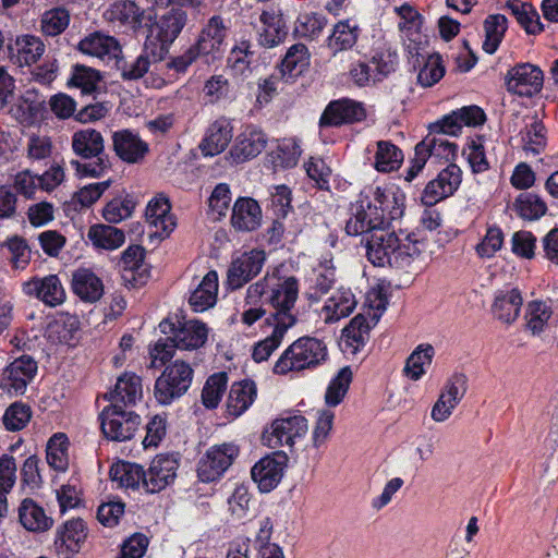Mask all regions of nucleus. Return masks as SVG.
Segmentation results:
<instances>
[{
    "label": "nucleus",
    "mask_w": 558,
    "mask_h": 558,
    "mask_svg": "<svg viewBox=\"0 0 558 558\" xmlns=\"http://www.w3.org/2000/svg\"><path fill=\"white\" fill-rule=\"evenodd\" d=\"M402 214L396 196L379 186L362 192L352 206L345 231L349 235H364L366 255L374 266L404 269L420 257L417 240L409 234L400 238L384 227L386 219L395 220Z\"/></svg>",
    "instance_id": "f257e3e1"
},
{
    "label": "nucleus",
    "mask_w": 558,
    "mask_h": 558,
    "mask_svg": "<svg viewBox=\"0 0 558 558\" xmlns=\"http://www.w3.org/2000/svg\"><path fill=\"white\" fill-rule=\"evenodd\" d=\"M263 295H266L268 304L274 308V313L266 318L267 323H278L288 327L295 325L296 316L293 308L299 298L296 277L282 275L280 268H275L247 288L246 304L257 302Z\"/></svg>",
    "instance_id": "f03ea898"
},
{
    "label": "nucleus",
    "mask_w": 558,
    "mask_h": 558,
    "mask_svg": "<svg viewBox=\"0 0 558 558\" xmlns=\"http://www.w3.org/2000/svg\"><path fill=\"white\" fill-rule=\"evenodd\" d=\"M71 148L82 159H94L89 162L71 161L78 177L99 178L110 168L109 159L105 155V140L99 131L92 128L75 131L71 137Z\"/></svg>",
    "instance_id": "7ed1b4c3"
},
{
    "label": "nucleus",
    "mask_w": 558,
    "mask_h": 558,
    "mask_svg": "<svg viewBox=\"0 0 558 558\" xmlns=\"http://www.w3.org/2000/svg\"><path fill=\"white\" fill-rule=\"evenodd\" d=\"M227 26L219 15L211 16L199 33L198 39L182 56L173 59L172 68L184 72L198 57L206 63L220 60L223 54Z\"/></svg>",
    "instance_id": "20e7f679"
},
{
    "label": "nucleus",
    "mask_w": 558,
    "mask_h": 558,
    "mask_svg": "<svg viewBox=\"0 0 558 558\" xmlns=\"http://www.w3.org/2000/svg\"><path fill=\"white\" fill-rule=\"evenodd\" d=\"M327 357L326 344L313 337H301L291 343L274 365V373L286 375L319 365Z\"/></svg>",
    "instance_id": "39448f33"
},
{
    "label": "nucleus",
    "mask_w": 558,
    "mask_h": 558,
    "mask_svg": "<svg viewBox=\"0 0 558 558\" xmlns=\"http://www.w3.org/2000/svg\"><path fill=\"white\" fill-rule=\"evenodd\" d=\"M194 377L191 365L177 360L168 365L155 381L154 396L158 403L169 405L184 396L190 389Z\"/></svg>",
    "instance_id": "423d86ee"
},
{
    "label": "nucleus",
    "mask_w": 558,
    "mask_h": 558,
    "mask_svg": "<svg viewBox=\"0 0 558 558\" xmlns=\"http://www.w3.org/2000/svg\"><path fill=\"white\" fill-rule=\"evenodd\" d=\"M99 417L104 435L114 441L130 440L141 424V417L137 414L124 411L117 404L106 407Z\"/></svg>",
    "instance_id": "0eeeda50"
},
{
    "label": "nucleus",
    "mask_w": 558,
    "mask_h": 558,
    "mask_svg": "<svg viewBox=\"0 0 558 558\" xmlns=\"http://www.w3.org/2000/svg\"><path fill=\"white\" fill-rule=\"evenodd\" d=\"M238 456L239 447L232 442L210 447L198 461V478L206 483L219 480Z\"/></svg>",
    "instance_id": "6e6552de"
},
{
    "label": "nucleus",
    "mask_w": 558,
    "mask_h": 558,
    "mask_svg": "<svg viewBox=\"0 0 558 558\" xmlns=\"http://www.w3.org/2000/svg\"><path fill=\"white\" fill-rule=\"evenodd\" d=\"M468 391V378L462 373L453 374L444 385L432 407L430 417L436 423L447 421Z\"/></svg>",
    "instance_id": "1a4fd4ad"
},
{
    "label": "nucleus",
    "mask_w": 558,
    "mask_h": 558,
    "mask_svg": "<svg viewBox=\"0 0 558 558\" xmlns=\"http://www.w3.org/2000/svg\"><path fill=\"white\" fill-rule=\"evenodd\" d=\"M265 260L263 250H251L233 258L227 271V287L231 290L242 288L260 272Z\"/></svg>",
    "instance_id": "9d476101"
},
{
    "label": "nucleus",
    "mask_w": 558,
    "mask_h": 558,
    "mask_svg": "<svg viewBox=\"0 0 558 558\" xmlns=\"http://www.w3.org/2000/svg\"><path fill=\"white\" fill-rule=\"evenodd\" d=\"M307 420L302 415H288L276 418L270 428L264 433L269 447H292L298 438L306 435Z\"/></svg>",
    "instance_id": "9b49d317"
},
{
    "label": "nucleus",
    "mask_w": 558,
    "mask_h": 558,
    "mask_svg": "<svg viewBox=\"0 0 558 558\" xmlns=\"http://www.w3.org/2000/svg\"><path fill=\"white\" fill-rule=\"evenodd\" d=\"M36 372V361L28 355H22L3 369L0 388L11 396L23 395Z\"/></svg>",
    "instance_id": "f8f14e48"
},
{
    "label": "nucleus",
    "mask_w": 558,
    "mask_h": 558,
    "mask_svg": "<svg viewBox=\"0 0 558 558\" xmlns=\"http://www.w3.org/2000/svg\"><path fill=\"white\" fill-rule=\"evenodd\" d=\"M288 464L286 453L277 451L257 461L252 470V480L262 493H269L278 486Z\"/></svg>",
    "instance_id": "ddd939ff"
},
{
    "label": "nucleus",
    "mask_w": 558,
    "mask_h": 558,
    "mask_svg": "<svg viewBox=\"0 0 558 558\" xmlns=\"http://www.w3.org/2000/svg\"><path fill=\"white\" fill-rule=\"evenodd\" d=\"M461 181L462 172L460 168L454 163H450L426 184L421 196L422 203L426 206L436 205L451 196L460 186Z\"/></svg>",
    "instance_id": "4468645a"
},
{
    "label": "nucleus",
    "mask_w": 558,
    "mask_h": 558,
    "mask_svg": "<svg viewBox=\"0 0 558 558\" xmlns=\"http://www.w3.org/2000/svg\"><path fill=\"white\" fill-rule=\"evenodd\" d=\"M506 85L512 94L531 97L542 89L543 72L531 63L518 64L508 71Z\"/></svg>",
    "instance_id": "2eb2a0df"
},
{
    "label": "nucleus",
    "mask_w": 558,
    "mask_h": 558,
    "mask_svg": "<svg viewBox=\"0 0 558 558\" xmlns=\"http://www.w3.org/2000/svg\"><path fill=\"white\" fill-rule=\"evenodd\" d=\"M179 461L169 454H159L153 459L145 471L144 488L147 493H158L172 484L177 477Z\"/></svg>",
    "instance_id": "dca6fc26"
},
{
    "label": "nucleus",
    "mask_w": 558,
    "mask_h": 558,
    "mask_svg": "<svg viewBox=\"0 0 558 558\" xmlns=\"http://www.w3.org/2000/svg\"><path fill=\"white\" fill-rule=\"evenodd\" d=\"M160 327L163 332L167 331V327L170 328L172 331V341L177 349L180 350H196L203 347L208 338L206 324L196 319L186 320L180 324L178 328L174 327L173 323L163 320Z\"/></svg>",
    "instance_id": "f3484780"
},
{
    "label": "nucleus",
    "mask_w": 558,
    "mask_h": 558,
    "mask_svg": "<svg viewBox=\"0 0 558 558\" xmlns=\"http://www.w3.org/2000/svg\"><path fill=\"white\" fill-rule=\"evenodd\" d=\"M266 144L267 136L263 131L247 126L236 136L229 157L234 163L245 162L258 156L265 149Z\"/></svg>",
    "instance_id": "a211bd4d"
},
{
    "label": "nucleus",
    "mask_w": 558,
    "mask_h": 558,
    "mask_svg": "<svg viewBox=\"0 0 558 558\" xmlns=\"http://www.w3.org/2000/svg\"><path fill=\"white\" fill-rule=\"evenodd\" d=\"M366 117L362 104L351 99L331 101L320 117L322 126H339L344 123H353Z\"/></svg>",
    "instance_id": "6ab92c4d"
},
{
    "label": "nucleus",
    "mask_w": 558,
    "mask_h": 558,
    "mask_svg": "<svg viewBox=\"0 0 558 558\" xmlns=\"http://www.w3.org/2000/svg\"><path fill=\"white\" fill-rule=\"evenodd\" d=\"M78 50L87 56L102 61H114L121 57L122 48L119 41L110 35L94 32L78 43Z\"/></svg>",
    "instance_id": "aec40b11"
},
{
    "label": "nucleus",
    "mask_w": 558,
    "mask_h": 558,
    "mask_svg": "<svg viewBox=\"0 0 558 558\" xmlns=\"http://www.w3.org/2000/svg\"><path fill=\"white\" fill-rule=\"evenodd\" d=\"M23 291L26 295L35 296L49 306L60 305L65 299V291L56 275L33 278L23 283Z\"/></svg>",
    "instance_id": "412c9836"
},
{
    "label": "nucleus",
    "mask_w": 558,
    "mask_h": 558,
    "mask_svg": "<svg viewBox=\"0 0 558 558\" xmlns=\"http://www.w3.org/2000/svg\"><path fill=\"white\" fill-rule=\"evenodd\" d=\"M522 304L523 298L519 289H502L495 292L490 312L496 320L511 325L519 317Z\"/></svg>",
    "instance_id": "4be33fe9"
},
{
    "label": "nucleus",
    "mask_w": 558,
    "mask_h": 558,
    "mask_svg": "<svg viewBox=\"0 0 558 558\" xmlns=\"http://www.w3.org/2000/svg\"><path fill=\"white\" fill-rule=\"evenodd\" d=\"M147 222L155 228V233L168 236L175 228L177 221L171 214L169 198L160 193L149 201L145 211Z\"/></svg>",
    "instance_id": "5701e85b"
},
{
    "label": "nucleus",
    "mask_w": 558,
    "mask_h": 558,
    "mask_svg": "<svg viewBox=\"0 0 558 558\" xmlns=\"http://www.w3.org/2000/svg\"><path fill=\"white\" fill-rule=\"evenodd\" d=\"M112 145L117 156L128 163L141 162L148 153V144L129 130L114 132Z\"/></svg>",
    "instance_id": "b1692460"
},
{
    "label": "nucleus",
    "mask_w": 558,
    "mask_h": 558,
    "mask_svg": "<svg viewBox=\"0 0 558 558\" xmlns=\"http://www.w3.org/2000/svg\"><path fill=\"white\" fill-rule=\"evenodd\" d=\"M262 209L258 203L251 197H240L235 201L232 215V227L241 232H252L260 227Z\"/></svg>",
    "instance_id": "393cba45"
},
{
    "label": "nucleus",
    "mask_w": 558,
    "mask_h": 558,
    "mask_svg": "<svg viewBox=\"0 0 558 558\" xmlns=\"http://www.w3.org/2000/svg\"><path fill=\"white\" fill-rule=\"evenodd\" d=\"M143 396V387L142 379L137 375L133 373H125L121 375L114 388L105 395L111 404H117L118 408H121V404L134 405L137 401L142 399Z\"/></svg>",
    "instance_id": "a878e982"
},
{
    "label": "nucleus",
    "mask_w": 558,
    "mask_h": 558,
    "mask_svg": "<svg viewBox=\"0 0 558 558\" xmlns=\"http://www.w3.org/2000/svg\"><path fill=\"white\" fill-rule=\"evenodd\" d=\"M185 23L186 13L181 9H171L151 25L149 36L158 39L163 47L174 41Z\"/></svg>",
    "instance_id": "bb28decb"
},
{
    "label": "nucleus",
    "mask_w": 558,
    "mask_h": 558,
    "mask_svg": "<svg viewBox=\"0 0 558 558\" xmlns=\"http://www.w3.org/2000/svg\"><path fill=\"white\" fill-rule=\"evenodd\" d=\"M356 306V300L350 289L339 288L327 299L320 311L326 324H331L349 316Z\"/></svg>",
    "instance_id": "cd10ccee"
},
{
    "label": "nucleus",
    "mask_w": 558,
    "mask_h": 558,
    "mask_svg": "<svg viewBox=\"0 0 558 558\" xmlns=\"http://www.w3.org/2000/svg\"><path fill=\"white\" fill-rule=\"evenodd\" d=\"M233 128L225 118L216 120L207 130L199 148L205 156H216L222 153L232 138Z\"/></svg>",
    "instance_id": "c85d7f7f"
},
{
    "label": "nucleus",
    "mask_w": 558,
    "mask_h": 558,
    "mask_svg": "<svg viewBox=\"0 0 558 558\" xmlns=\"http://www.w3.org/2000/svg\"><path fill=\"white\" fill-rule=\"evenodd\" d=\"M218 274L215 270L208 271L191 292L189 304L196 313L205 312L217 302Z\"/></svg>",
    "instance_id": "c756f323"
},
{
    "label": "nucleus",
    "mask_w": 558,
    "mask_h": 558,
    "mask_svg": "<svg viewBox=\"0 0 558 558\" xmlns=\"http://www.w3.org/2000/svg\"><path fill=\"white\" fill-rule=\"evenodd\" d=\"M109 13L110 20L118 21L132 31L147 25V22L150 20V17L146 15L145 9L134 0H120L114 2Z\"/></svg>",
    "instance_id": "7c9ffc66"
},
{
    "label": "nucleus",
    "mask_w": 558,
    "mask_h": 558,
    "mask_svg": "<svg viewBox=\"0 0 558 558\" xmlns=\"http://www.w3.org/2000/svg\"><path fill=\"white\" fill-rule=\"evenodd\" d=\"M72 290L82 301L94 303L102 296L104 284L90 269L80 268L72 274Z\"/></svg>",
    "instance_id": "2f4dec72"
},
{
    "label": "nucleus",
    "mask_w": 558,
    "mask_h": 558,
    "mask_svg": "<svg viewBox=\"0 0 558 558\" xmlns=\"http://www.w3.org/2000/svg\"><path fill=\"white\" fill-rule=\"evenodd\" d=\"M262 24L259 33V44L271 48L284 40L288 31L282 15L275 11H264L259 16Z\"/></svg>",
    "instance_id": "473e14b6"
},
{
    "label": "nucleus",
    "mask_w": 558,
    "mask_h": 558,
    "mask_svg": "<svg viewBox=\"0 0 558 558\" xmlns=\"http://www.w3.org/2000/svg\"><path fill=\"white\" fill-rule=\"evenodd\" d=\"M19 520L31 532H46L51 529L53 520L45 509L33 499H24L19 507Z\"/></svg>",
    "instance_id": "72a5a7b5"
},
{
    "label": "nucleus",
    "mask_w": 558,
    "mask_h": 558,
    "mask_svg": "<svg viewBox=\"0 0 558 558\" xmlns=\"http://www.w3.org/2000/svg\"><path fill=\"white\" fill-rule=\"evenodd\" d=\"M257 388L252 380H242L232 384L228 400L227 411L230 415L238 417L243 414L255 401Z\"/></svg>",
    "instance_id": "f704fd0d"
},
{
    "label": "nucleus",
    "mask_w": 558,
    "mask_h": 558,
    "mask_svg": "<svg viewBox=\"0 0 558 558\" xmlns=\"http://www.w3.org/2000/svg\"><path fill=\"white\" fill-rule=\"evenodd\" d=\"M361 29L356 22L344 20L338 22L327 39V47L333 54L352 49L360 37Z\"/></svg>",
    "instance_id": "c9c22d12"
},
{
    "label": "nucleus",
    "mask_w": 558,
    "mask_h": 558,
    "mask_svg": "<svg viewBox=\"0 0 558 558\" xmlns=\"http://www.w3.org/2000/svg\"><path fill=\"white\" fill-rule=\"evenodd\" d=\"M145 251L140 245L129 246L121 256L123 278L133 284H143L148 277L147 266L144 263Z\"/></svg>",
    "instance_id": "e433bc0d"
},
{
    "label": "nucleus",
    "mask_w": 558,
    "mask_h": 558,
    "mask_svg": "<svg viewBox=\"0 0 558 558\" xmlns=\"http://www.w3.org/2000/svg\"><path fill=\"white\" fill-rule=\"evenodd\" d=\"M87 535L88 529L85 521L81 518H74L58 527L56 543L64 546L70 551L76 553L85 543Z\"/></svg>",
    "instance_id": "4c0bfd02"
},
{
    "label": "nucleus",
    "mask_w": 558,
    "mask_h": 558,
    "mask_svg": "<svg viewBox=\"0 0 558 558\" xmlns=\"http://www.w3.org/2000/svg\"><path fill=\"white\" fill-rule=\"evenodd\" d=\"M102 80L98 70L84 64H75L72 66L68 86L78 88L84 95H93L101 90Z\"/></svg>",
    "instance_id": "58836bf2"
},
{
    "label": "nucleus",
    "mask_w": 558,
    "mask_h": 558,
    "mask_svg": "<svg viewBox=\"0 0 558 558\" xmlns=\"http://www.w3.org/2000/svg\"><path fill=\"white\" fill-rule=\"evenodd\" d=\"M457 145L448 141L444 136H438L433 133H428L418 144L415 146V150H418L421 156L428 158L444 159L449 161L457 155Z\"/></svg>",
    "instance_id": "ea45409f"
},
{
    "label": "nucleus",
    "mask_w": 558,
    "mask_h": 558,
    "mask_svg": "<svg viewBox=\"0 0 558 558\" xmlns=\"http://www.w3.org/2000/svg\"><path fill=\"white\" fill-rule=\"evenodd\" d=\"M403 161L402 150L390 141H378L374 154V168L388 173L400 168Z\"/></svg>",
    "instance_id": "a19ab883"
},
{
    "label": "nucleus",
    "mask_w": 558,
    "mask_h": 558,
    "mask_svg": "<svg viewBox=\"0 0 558 558\" xmlns=\"http://www.w3.org/2000/svg\"><path fill=\"white\" fill-rule=\"evenodd\" d=\"M87 236L96 248L106 251L117 250L125 242L124 232L108 225L92 226Z\"/></svg>",
    "instance_id": "79ce46f5"
},
{
    "label": "nucleus",
    "mask_w": 558,
    "mask_h": 558,
    "mask_svg": "<svg viewBox=\"0 0 558 558\" xmlns=\"http://www.w3.org/2000/svg\"><path fill=\"white\" fill-rule=\"evenodd\" d=\"M110 478L122 487L135 489L144 487L145 471L138 464L119 461L111 466Z\"/></svg>",
    "instance_id": "37998d69"
},
{
    "label": "nucleus",
    "mask_w": 558,
    "mask_h": 558,
    "mask_svg": "<svg viewBox=\"0 0 558 558\" xmlns=\"http://www.w3.org/2000/svg\"><path fill=\"white\" fill-rule=\"evenodd\" d=\"M372 325L365 314H357L350 324L343 329V342L347 348L355 353L368 340V333Z\"/></svg>",
    "instance_id": "c03bdc74"
},
{
    "label": "nucleus",
    "mask_w": 558,
    "mask_h": 558,
    "mask_svg": "<svg viewBox=\"0 0 558 558\" xmlns=\"http://www.w3.org/2000/svg\"><path fill=\"white\" fill-rule=\"evenodd\" d=\"M14 50L19 65H32L44 54L45 45L39 37L23 35L16 38Z\"/></svg>",
    "instance_id": "a18cd8bd"
},
{
    "label": "nucleus",
    "mask_w": 558,
    "mask_h": 558,
    "mask_svg": "<svg viewBox=\"0 0 558 558\" xmlns=\"http://www.w3.org/2000/svg\"><path fill=\"white\" fill-rule=\"evenodd\" d=\"M267 324L272 326L271 333L265 339L256 342L252 348V359L256 363L267 361L270 355L279 348L287 331L291 328L272 322Z\"/></svg>",
    "instance_id": "49530a36"
},
{
    "label": "nucleus",
    "mask_w": 558,
    "mask_h": 558,
    "mask_svg": "<svg viewBox=\"0 0 558 558\" xmlns=\"http://www.w3.org/2000/svg\"><path fill=\"white\" fill-rule=\"evenodd\" d=\"M430 344H420L407 359L404 375L411 380H418L425 374V367L430 365L434 356Z\"/></svg>",
    "instance_id": "de8ad7c7"
},
{
    "label": "nucleus",
    "mask_w": 558,
    "mask_h": 558,
    "mask_svg": "<svg viewBox=\"0 0 558 558\" xmlns=\"http://www.w3.org/2000/svg\"><path fill=\"white\" fill-rule=\"evenodd\" d=\"M46 459L57 471H65L69 466L68 437L63 433L54 434L47 444Z\"/></svg>",
    "instance_id": "09e8293b"
},
{
    "label": "nucleus",
    "mask_w": 558,
    "mask_h": 558,
    "mask_svg": "<svg viewBox=\"0 0 558 558\" xmlns=\"http://www.w3.org/2000/svg\"><path fill=\"white\" fill-rule=\"evenodd\" d=\"M310 64V53L305 45L295 44L291 46L282 62L281 72L283 75L298 76Z\"/></svg>",
    "instance_id": "8fccbe9b"
},
{
    "label": "nucleus",
    "mask_w": 558,
    "mask_h": 558,
    "mask_svg": "<svg viewBox=\"0 0 558 558\" xmlns=\"http://www.w3.org/2000/svg\"><path fill=\"white\" fill-rule=\"evenodd\" d=\"M551 311L544 302L532 301L525 308V328L533 336L542 333L547 327Z\"/></svg>",
    "instance_id": "3c124183"
},
{
    "label": "nucleus",
    "mask_w": 558,
    "mask_h": 558,
    "mask_svg": "<svg viewBox=\"0 0 558 558\" xmlns=\"http://www.w3.org/2000/svg\"><path fill=\"white\" fill-rule=\"evenodd\" d=\"M352 371L349 366L342 367L338 374L330 380L326 393L325 402L328 407H337L340 404L352 381Z\"/></svg>",
    "instance_id": "603ef678"
},
{
    "label": "nucleus",
    "mask_w": 558,
    "mask_h": 558,
    "mask_svg": "<svg viewBox=\"0 0 558 558\" xmlns=\"http://www.w3.org/2000/svg\"><path fill=\"white\" fill-rule=\"evenodd\" d=\"M485 40L483 49L487 53H494L507 31V19L502 14L489 15L484 22Z\"/></svg>",
    "instance_id": "864d4df0"
},
{
    "label": "nucleus",
    "mask_w": 558,
    "mask_h": 558,
    "mask_svg": "<svg viewBox=\"0 0 558 558\" xmlns=\"http://www.w3.org/2000/svg\"><path fill=\"white\" fill-rule=\"evenodd\" d=\"M228 385L226 373H216L209 376L202 390V402L207 409H215L221 401Z\"/></svg>",
    "instance_id": "5fc2aeb1"
},
{
    "label": "nucleus",
    "mask_w": 558,
    "mask_h": 558,
    "mask_svg": "<svg viewBox=\"0 0 558 558\" xmlns=\"http://www.w3.org/2000/svg\"><path fill=\"white\" fill-rule=\"evenodd\" d=\"M336 282L335 268L331 265V260L322 262L316 269V277L307 292V299L311 301H317L323 294H326Z\"/></svg>",
    "instance_id": "6e6d98bb"
},
{
    "label": "nucleus",
    "mask_w": 558,
    "mask_h": 558,
    "mask_svg": "<svg viewBox=\"0 0 558 558\" xmlns=\"http://www.w3.org/2000/svg\"><path fill=\"white\" fill-rule=\"evenodd\" d=\"M514 209L521 218L536 220L545 215L547 206L538 195L524 193L517 198Z\"/></svg>",
    "instance_id": "4d7b16f0"
},
{
    "label": "nucleus",
    "mask_w": 558,
    "mask_h": 558,
    "mask_svg": "<svg viewBox=\"0 0 558 558\" xmlns=\"http://www.w3.org/2000/svg\"><path fill=\"white\" fill-rule=\"evenodd\" d=\"M372 63L375 65V81L380 82L396 71L398 65L397 51L390 46L384 45L374 53Z\"/></svg>",
    "instance_id": "13d9d810"
},
{
    "label": "nucleus",
    "mask_w": 558,
    "mask_h": 558,
    "mask_svg": "<svg viewBox=\"0 0 558 558\" xmlns=\"http://www.w3.org/2000/svg\"><path fill=\"white\" fill-rule=\"evenodd\" d=\"M116 66L124 81L142 78L149 70L150 61L146 53H142L132 61H125L120 57L116 60Z\"/></svg>",
    "instance_id": "bf43d9fd"
},
{
    "label": "nucleus",
    "mask_w": 558,
    "mask_h": 558,
    "mask_svg": "<svg viewBox=\"0 0 558 558\" xmlns=\"http://www.w3.org/2000/svg\"><path fill=\"white\" fill-rule=\"evenodd\" d=\"M530 120L531 122L525 123L526 130L522 134L523 148L533 154H538L545 146V128L535 117Z\"/></svg>",
    "instance_id": "052dcab7"
},
{
    "label": "nucleus",
    "mask_w": 558,
    "mask_h": 558,
    "mask_svg": "<svg viewBox=\"0 0 558 558\" xmlns=\"http://www.w3.org/2000/svg\"><path fill=\"white\" fill-rule=\"evenodd\" d=\"M69 22V12L62 8H56L43 14L41 31L48 36H57L68 27Z\"/></svg>",
    "instance_id": "680f3d73"
},
{
    "label": "nucleus",
    "mask_w": 558,
    "mask_h": 558,
    "mask_svg": "<svg viewBox=\"0 0 558 558\" xmlns=\"http://www.w3.org/2000/svg\"><path fill=\"white\" fill-rule=\"evenodd\" d=\"M252 54L250 41L242 40L231 49L227 60L228 66L235 74L242 75L248 70Z\"/></svg>",
    "instance_id": "e2e57ef3"
},
{
    "label": "nucleus",
    "mask_w": 558,
    "mask_h": 558,
    "mask_svg": "<svg viewBox=\"0 0 558 558\" xmlns=\"http://www.w3.org/2000/svg\"><path fill=\"white\" fill-rule=\"evenodd\" d=\"M134 203L129 198H113L102 210L105 220L110 223H118L129 218L134 210Z\"/></svg>",
    "instance_id": "0e129e2a"
},
{
    "label": "nucleus",
    "mask_w": 558,
    "mask_h": 558,
    "mask_svg": "<svg viewBox=\"0 0 558 558\" xmlns=\"http://www.w3.org/2000/svg\"><path fill=\"white\" fill-rule=\"evenodd\" d=\"M504 244V233L497 227H489L485 236L476 245V253L482 258L493 257Z\"/></svg>",
    "instance_id": "69168bd1"
},
{
    "label": "nucleus",
    "mask_w": 558,
    "mask_h": 558,
    "mask_svg": "<svg viewBox=\"0 0 558 558\" xmlns=\"http://www.w3.org/2000/svg\"><path fill=\"white\" fill-rule=\"evenodd\" d=\"M32 416L29 407L23 403L10 405L3 416V423L10 430H20L26 426Z\"/></svg>",
    "instance_id": "338daca9"
},
{
    "label": "nucleus",
    "mask_w": 558,
    "mask_h": 558,
    "mask_svg": "<svg viewBox=\"0 0 558 558\" xmlns=\"http://www.w3.org/2000/svg\"><path fill=\"white\" fill-rule=\"evenodd\" d=\"M445 74V68L439 56H429L417 75L418 83L424 87L436 84Z\"/></svg>",
    "instance_id": "774afa93"
}]
</instances>
